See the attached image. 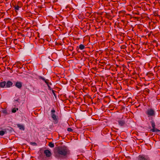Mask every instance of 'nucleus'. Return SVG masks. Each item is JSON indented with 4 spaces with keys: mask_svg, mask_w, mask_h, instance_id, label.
Returning <instances> with one entry per match:
<instances>
[{
    "mask_svg": "<svg viewBox=\"0 0 160 160\" xmlns=\"http://www.w3.org/2000/svg\"><path fill=\"white\" fill-rule=\"evenodd\" d=\"M2 112L3 113H7V111H6V110H4L2 111Z\"/></svg>",
    "mask_w": 160,
    "mask_h": 160,
    "instance_id": "23",
    "label": "nucleus"
},
{
    "mask_svg": "<svg viewBox=\"0 0 160 160\" xmlns=\"http://www.w3.org/2000/svg\"><path fill=\"white\" fill-rule=\"evenodd\" d=\"M22 83L21 82L17 81L15 83V86L19 89H20L22 86Z\"/></svg>",
    "mask_w": 160,
    "mask_h": 160,
    "instance_id": "7",
    "label": "nucleus"
},
{
    "mask_svg": "<svg viewBox=\"0 0 160 160\" xmlns=\"http://www.w3.org/2000/svg\"><path fill=\"white\" fill-rule=\"evenodd\" d=\"M44 153L45 154L46 156L48 157H49L51 155V153L50 151L48 150H44Z\"/></svg>",
    "mask_w": 160,
    "mask_h": 160,
    "instance_id": "8",
    "label": "nucleus"
},
{
    "mask_svg": "<svg viewBox=\"0 0 160 160\" xmlns=\"http://www.w3.org/2000/svg\"><path fill=\"white\" fill-rule=\"evenodd\" d=\"M85 48V46L84 45H83L82 44H81L79 46V48L81 49V50H83V49Z\"/></svg>",
    "mask_w": 160,
    "mask_h": 160,
    "instance_id": "15",
    "label": "nucleus"
},
{
    "mask_svg": "<svg viewBox=\"0 0 160 160\" xmlns=\"http://www.w3.org/2000/svg\"><path fill=\"white\" fill-rule=\"evenodd\" d=\"M58 1V0H54V2H57Z\"/></svg>",
    "mask_w": 160,
    "mask_h": 160,
    "instance_id": "24",
    "label": "nucleus"
},
{
    "mask_svg": "<svg viewBox=\"0 0 160 160\" xmlns=\"http://www.w3.org/2000/svg\"><path fill=\"white\" fill-rule=\"evenodd\" d=\"M54 156L58 159L66 158L70 154L68 148L65 146H62L56 148L54 151Z\"/></svg>",
    "mask_w": 160,
    "mask_h": 160,
    "instance_id": "1",
    "label": "nucleus"
},
{
    "mask_svg": "<svg viewBox=\"0 0 160 160\" xmlns=\"http://www.w3.org/2000/svg\"><path fill=\"white\" fill-rule=\"evenodd\" d=\"M52 92L53 93V95L54 96L55 98L56 97V95L55 92H54V91H52Z\"/></svg>",
    "mask_w": 160,
    "mask_h": 160,
    "instance_id": "22",
    "label": "nucleus"
},
{
    "mask_svg": "<svg viewBox=\"0 0 160 160\" xmlns=\"http://www.w3.org/2000/svg\"><path fill=\"white\" fill-rule=\"evenodd\" d=\"M48 146L51 148H53L54 146V144L52 142H50L49 143Z\"/></svg>",
    "mask_w": 160,
    "mask_h": 160,
    "instance_id": "14",
    "label": "nucleus"
},
{
    "mask_svg": "<svg viewBox=\"0 0 160 160\" xmlns=\"http://www.w3.org/2000/svg\"><path fill=\"white\" fill-rule=\"evenodd\" d=\"M152 129H151V131L152 132H159L160 130L155 128V124L153 120H152L150 122Z\"/></svg>",
    "mask_w": 160,
    "mask_h": 160,
    "instance_id": "5",
    "label": "nucleus"
},
{
    "mask_svg": "<svg viewBox=\"0 0 160 160\" xmlns=\"http://www.w3.org/2000/svg\"><path fill=\"white\" fill-rule=\"evenodd\" d=\"M6 82L3 81L0 82V87L2 88L5 87Z\"/></svg>",
    "mask_w": 160,
    "mask_h": 160,
    "instance_id": "12",
    "label": "nucleus"
},
{
    "mask_svg": "<svg viewBox=\"0 0 160 160\" xmlns=\"http://www.w3.org/2000/svg\"><path fill=\"white\" fill-rule=\"evenodd\" d=\"M13 6L16 12H17V11L21 8L22 6V4L21 2H18L17 4Z\"/></svg>",
    "mask_w": 160,
    "mask_h": 160,
    "instance_id": "4",
    "label": "nucleus"
},
{
    "mask_svg": "<svg viewBox=\"0 0 160 160\" xmlns=\"http://www.w3.org/2000/svg\"><path fill=\"white\" fill-rule=\"evenodd\" d=\"M18 127L19 128V129L20 130H24L25 129V128L24 125L22 124H17Z\"/></svg>",
    "mask_w": 160,
    "mask_h": 160,
    "instance_id": "10",
    "label": "nucleus"
},
{
    "mask_svg": "<svg viewBox=\"0 0 160 160\" xmlns=\"http://www.w3.org/2000/svg\"><path fill=\"white\" fill-rule=\"evenodd\" d=\"M39 78L42 79L47 84L48 87V89H49L50 90H52V88L51 86L52 85V84L49 82V80L48 79H46L45 78L42 76H40L39 77Z\"/></svg>",
    "mask_w": 160,
    "mask_h": 160,
    "instance_id": "3",
    "label": "nucleus"
},
{
    "mask_svg": "<svg viewBox=\"0 0 160 160\" xmlns=\"http://www.w3.org/2000/svg\"><path fill=\"white\" fill-rule=\"evenodd\" d=\"M30 144L32 146H37V144L35 142H30Z\"/></svg>",
    "mask_w": 160,
    "mask_h": 160,
    "instance_id": "17",
    "label": "nucleus"
},
{
    "mask_svg": "<svg viewBox=\"0 0 160 160\" xmlns=\"http://www.w3.org/2000/svg\"><path fill=\"white\" fill-rule=\"evenodd\" d=\"M17 65L18 66V68H21L22 67H21L20 66H19V65L20 64V62H18L17 63Z\"/></svg>",
    "mask_w": 160,
    "mask_h": 160,
    "instance_id": "19",
    "label": "nucleus"
},
{
    "mask_svg": "<svg viewBox=\"0 0 160 160\" xmlns=\"http://www.w3.org/2000/svg\"><path fill=\"white\" fill-rule=\"evenodd\" d=\"M18 110V108H13L12 110V112H13V113H15V112L16 111H17V110Z\"/></svg>",
    "mask_w": 160,
    "mask_h": 160,
    "instance_id": "18",
    "label": "nucleus"
},
{
    "mask_svg": "<svg viewBox=\"0 0 160 160\" xmlns=\"http://www.w3.org/2000/svg\"><path fill=\"white\" fill-rule=\"evenodd\" d=\"M51 113H54L55 112V110H54V109L53 108L52 109L51 111Z\"/></svg>",
    "mask_w": 160,
    "mask_h": 160,
    "instance_id": "21",
    "label": "nucleus"
},
{
    "mask_svg": "<svg viewBox=\"0 0 160 160\" xmlns=\"http://www.w3.org/2000/svg\"><path fill=\"white\" fill-rule=\"evenodd\" d=\"M145 113L148 117H154L155 115V112L154 109L150 108L148 109L146 111Z\"/></svg>",
    "mask_w": 160,
    "mask_h": 160,
    "instance_id": "2",
    "label": "nucleus"
},
{
    "mask_svg": "<svg viewBox=\"0 0 160 160\" xmlns=\"http://www.w3.org/2000/svg\"><path fill=\"white\" fill-rule=\"evenodd\" d=\"M118 123L119 125L120 126H123L125 123L124 121L123 120H119L118 121Z\"/></svg>",
    "mask_w": 160,
    "mask_h": 160,
    "instance_id": "11",
    "label": "nucleus"
},
{
    "mask_svg": "<svg viewBox=\"0 0 160 160\" xmlns=\"http://www.w3.org/2000/svg\"><path fill=\"white\" fill-rule=\"evenodd\" d=\"M12 84L13 83L12 82L8 81L7 82H6L5 88H10L12 86Z\"/></svg>",
    "mask_w": 160,
    "mask_h": 160,
    "instance_id": "9",
    "label": "nucleus"
},
{
    "mask_svg": "<svg viewBox=\"0 0 160 160\" xmlns=\"http://www.w3.org/2000/svg\"><path fill=\"white\" fill-rule=\"evenodd\" d=\"M74 92H72V93H74Z\"/></svg>",
    "mask_w": 160,
    "mask_h": 160,
    "instance_id": "25",
    "label": "nucleus"
},
{
    "mask_svg": "<svg viewBox=\"0 0 160 160\" xmlns=\"http://www.w3.org/2000/svg\"><path fill=\"white\" fill-rule=\"evenodd\" d=\"M67 131L69 132H72L73 129L71 128H68L67 129Z\"/></svg>",
    "mask_w": 160,
    "mask_h": 160,
    "instance_id": "20",
    "label": "nucleus"
},
{
    "mask_svg": "<svg viewBox=\"0 0 160 160\" xmlns=\"http://www.w3.org/2000/svg\"><path fill=\"white\" fill-rule=\"evenodd\" d=\"M5 133L4 131L2 130H1L0 131V136H3Z\"/></svg>",
    "mask_w": 160,
    "mask_h": 160,
    "instance_id": "16",
    "label": "nucleus"
},
{
    "mask_svg": "<svg viewBox=\"0 0 160 160\" xmlns=\"http://www.w3.org/2000/svg\"><path fill=\"white\" fill-rule=\"evenodd\" d=\"M15 101H18V100H15Z\"/></svg>",
    "mask_w": 160,
    "mask_h": 160,
    "instance_id": "26",
    "label": "nucleus"
},
{
    "mask_svg": "<svg viewBox=\"0 0 160 160\" xmlns=\"http://www.w3.org/2000/svg\"><path fill=\"white\" fill-rule=\"evenodd\" d=\"M138 160H150L148 157L144 155H139L137 158Z\"/></svg>",
    "mask_w": 160,
    "mask_h": 160,
    "instance_id": "6",
    "label": "nucleus"
},
{
    "mask_svg": "<svg viewBox=\"0 0 160 160\" xmlns=\"http://www.w3.org/2000/svg\"><path fill=\"white\" fill-rule=\"evenodd\" d=\"M52 117L53 119L55 121H57V118L56 115L54 113H51Z\"/></svg>",
    "mask_w": 160,
    "mask_h": 160,
    "instance_id": "13",
    "label": "nucleus"
}]
</instances>
